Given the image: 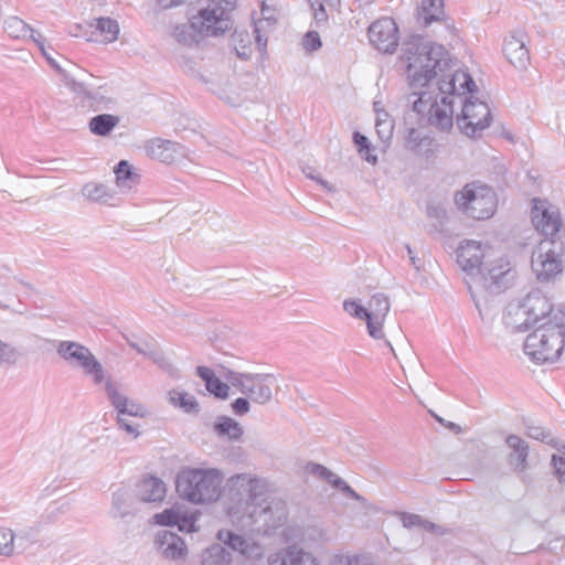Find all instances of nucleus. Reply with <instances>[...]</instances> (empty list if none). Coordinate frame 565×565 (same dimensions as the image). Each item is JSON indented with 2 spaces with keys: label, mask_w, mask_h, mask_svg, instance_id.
<instances>
[{
  "label": "nucleus",
  "mask_w": 565,
  "mask_h": 565,
  "mask_svg": "<svg viewBox=\"0 0 565 565\" xmlns=\"http://www.w3.org/2000/svg\"><path fill=\"white\" fill-rule=\"evenodd\" d=\"M397 515L403 526L408 530L426 531L435 535H444L447 533V530L444 526L436 524L418 514L398 512Z\"/></svg>",
  "instance_id": "nucleus-27"
},
{
  "label": "nucleus",
  "mask_w": 565,
  "mask_h": 565,
  "mask_svg": "<svg viewBox=\"0 0 565 565\" xmlns=\"http://www.w3.org/2000/svg\"><path fill=\"white\" fill-rule=\"evenodd\" d=\"M82 194L90 201L102 203H108L114 198L107 185L94 182L85 184Z\"/></svg>",
  "instance_id": "nucleus-36"
},
{
  "label": "nucleus",
  "mask_w": 565,
  "mask_h": 565,
  "mask_svg": "<svg viewBox=\"0 0 565 565\" xmlns=\"http://www.w3.org/2000/svg\"><path fill=\"white\" fill-rule=\"evenodd\" d=\"M96 22V31L104 36V41L114 42L117 40L119 33V25L116 20L110 18H99L95 20Z\"/></svg>",
  "instance_id": "nucleus-40"
},
{
  "label": "nucleus",
  "mask_w": 565,
  "mask_h": 565,
  "mask_svg": "<svg viewBox=\"0 0 565 565\" xmlns=\"http://www.w3.org/2000/svg\"><path fill=\"white\" fill-rule=\"evenodd\" d=\"M514 278L511 264L505 258L486 263L480 271L467 281L468 289L482 319L489 310V296L507 289Z\"/></svg>",
  "instance_id": "nucleus-2"
},
{
  "label": "nucleus",
  "mask_w": 565,
  "mask_h": 565,
  "mask_svg": "<svg viewBox=\"0 0 565 565\" xmlns=\"http://www.w3.org/2000/svg\"><path fill=\"white\" fill-rule=\"evenodd\" d=\"M66 86L72 89L76 94L81 102L85 105L89 90L82 83L76 82L75 79H67Z\"/></svg>",
  "instance_id": "nucleus-54"
},
{
  "label": "nucleus",
  "mask_w": 565,
  "mask_h": 565,
  "mask_svg": "<svg viewBox=\"0 0 565 565\" xmlns=\"http://www.w3.org/2000/svg\"><path fill=\"white\" fill-rule=\"evenodd\" d=\"M169 403L175 407L182 408L186 413H198L199 404L194 396L186 392L172 390L168 393Z\"/></svg>",
  "instance_id": "nucleus-35"
},
{
  "label": "nucleus",
  "mask_w": 565,
  "mask_h": 565,
  "mask_svg": "<svg viewBox=\"0 0 565 565\" xmlns=\"http://www.w3.org/2000/svg\"><path fill=\"white\" fill-rule=\"evenodd\" d=\"M391 302L387 295L374 294L367 302V333L374 339L384 338L383 326L390 312Z\"/></svg>",
  "instance_id": "nucleus-15"
},
{
  "label": "nucleus",
  "mask_w": 565,
  "mask_h": 565,
  "mask_svg": "<svg viewBox=\"0 0 565 565\" xmlns=\"http://www.w3.org/2000/svg\"><path fill=\"white\" fill-rule=\"evenodd\" d=\"M223 376L233 387L260 405L271 399L273 387L277 383L273 374L239 373L230 369H224Z\"/></svg>",
  "instance_id": "nucleus-7"
},
{
  "label": "nucleus",
  "mask_w": 565,
  "mask_h": 565,
  "mask_svg": "<svg viewBox=\"0 0 565 565\" xmlns=\"http://www.w3.org/2000/svg\"><path fill=\"white\" fill-rule=\"evenodd\" d=\"M86 102L88 106L107 108L113 99L104 96L99 90H89Z\"/></svg>",
  "instance_id": "nucleus-50"
},
{
  "label": "nucleus",
  "mask_w": 565,
  "mask_h": 565,
  "mask_svg": "<svg viewBox=\"0 0 565 565\" xmlns=\"http://www.w3.org/2000/svg\"><path fill=\"white\" fill-rule=\"evenodd\" d=\"M223 480V473L215 468H184L177 476L175 490L193 504L212 503L221 497Z\"/></svg>",
  "instance_id": "nucleus-3"
},
{
  "label": "nucleus",
  "mask_w": 565,
  "mask_h": 565,
  "mask_svg": "<svg viewBox=\"0 0 565 565\" xmlns=\"http://www.w3.org/2000/svg\"><path fill=\"white\" fill-rule=\"evenodd\" d=\"M236 54L242 60H248L250 56V45L247 33L235 32L232 36Z\"/></svg>",
  "instance_id": "nucleus-43"
},
{
  "label": "nucleus",
  "mask_w": 565,
  "mask_h": 565,
  "mask_svg": "<svg viewBox=\"0 0 565 565\" xmlns=\"http://www.w3.org/2000/svg\"><path fill=\"white\" fill-rule=\"evenodd\" d=\"M445 15L443 0H422V8L418 13V22L424 26L433 21H440Z\"/></svg>",
  "instance_id": "nucleus-32"
},
{
  "label": "nucleus",
  "mask_w": 565,
  "mask_h": 565,
  "mask_svg": "<svg viewBox=\"0 0 565 565\" xmlns=\"http://www.w3.org/2000/svg\"><path fill=\"white\" fill-rule=\"evenodd\" d=\"M15 534L11 529L0 526V555L11 556L14 553Z\"/></svg>",
  "instance_id": "nucleus-42"
},
{
  "label": "nucleus",
  "mask_w": 565,
  "mask_h": 565,
  "mask_svg": "<svg viewBox=\"0 0 565 565\" xmlns=\"http://www.w3.org/2000/svg\"><path fill=\"white\" fill-rule=\"evenodd\" d=\"M505 445L509 448L508 463L514 472L522 473L529 468L530 446L526 440L518 435L510 434L505 437Z\"/></svg>",
  "instance_id": "nucleus-21"
},
{
  "label": "nucleus",
  "mask_w": 565,
  "mask_h": 565,
  "mask_svg": "<svg viewBox=\"0 0 565 565\" xmlns=\"http://www.w3.org/2000/svg\"><path fill=\"white\" fill-rule=\"evenodd\" d=\"M262 14H263V20H260L262 23L265 21L267 25H271L273 22L275 21L273 11L269 8H267L265 4L262 6Z\"/></svg>",
  "instance_id": "nucleus-61"
},
{
  "label": "nucleus",
  "mask_w": 565,
  "mask_h": 565,
  "mask_svg": "<svg viewBox=\"0 0 565 565\" xmlns=\"http://www.w3.org/2000/svg\"><path fill=\"white\" fill-rule=\"evenodd\" d=\"M353 140L355 145L359 147L360 152L363 149H369V139L364 135H361L360 132H354Z\"/></svg>",
  "instance_id": "nucleus-60"
},
{
  "label": "nucleus",
  "mask_w": 565,
  "mask_h": 565,
  "mask_svg": "<svg viewBox=\"0 0 565 565\" xmlns=\"http://www.w3.org/2000/svg\"><path fill=\"white\" fill-rule=\"evenodd\" d=\"M551 463L554 468L555 476L561 483H565V458L553 455Z\"/></svg>",
  "instance_id": "nucleus-53"
},
{
  "label": "nucleus",
  "mask_w": 565,
  "mask_h": 565,
  "mask_svg": "<svg viewBox=\"0 0 565 565\" xmlns=\"http://www.w3.org/2000/svg\"><path fill=\"white\" fill-rule=\"evenodd\" d=\"M127 343L131 349L136 350L139 354L150 359L153 363H156L164 371H172L173 365L166 358L163 352H161L156 347L154 343L147 340L134 341L131 339H127Z\"/></svg>",
  "instance_id": "nucleus-26"
},
{
  "label": "nucleus",
  "mask_w": 565,
  "mask_h": 565,
  "mask_svg": "<svg viewBox=\"0 0 565 565\" xmlns=\"http://www.w3.org/2000/svg\"><path fill=\"white\" fill-rule=\"evenodd\" d=\"M401 61L406 65L409 85L425 87L413 93V110L427 116L436 129L449 131L454 126V96L472 93L477 87L470 74L454 67L443 45L419 35L402 44Z\"/></svg>",
  "instance_id": "nucleus-1"
},
{
  "label": "nucleus",
  "mask_w": 565,
  "mask_h": 565,
  "mask_svg": "<svg viewBox=\"0 0 565 565\" xmlns=\"http://www.w3.org/2000/svg\"><path fill=\"white\" fill-rule=\"evenodd\" d=\"M532 223L534 227L545 235L547 239H556L555 236L561 227L558 212L554 207L535 205L532 212Z\"/></svg>",
  "instance_id": "nucleus-20"
},
{
  "label": "nucleus",
  "mask_w": 565,
  "mask_h": 565,
  "mask_svg": "<svg viewBox=\"0 0 565 565\" xmlns=\"http://www.w3.org/2000/svg\"><path fill=\"white\" fill-rule=\"evenodd\" d=\"M369 39L372 45L384 53H392L398 43V29L391 18H382L369 28Z\"/></svg>",
  "instance_id": "nucleus-14"
},
{
  "label": "nucleus",
  "mask_w": 565,
  "mask_h": 565,
  "mask_svg": "<svg viewBox=\"0 0 565 565\" xmlns=\"http://www.w3.org/2000/svg\"><path fill=\"white\" fill-rule=\"evenodd\" d=\"M393 129L394 125L393 122H383V124H375V130L379 136V138L383 142H388L393 136Z\"/></svg>",
  "instance_id": "nucleus-55"
},
{
  "label": "nucleus",
  "mask_w": 565,
  "mask_h": 565,
  "mask_svg": "<svg viewBox=\"0 0 565 565\" xmlns=\"http://www.w3.org/2000/svg\"><path fill=\"white\" fill-rule=\"evenodd\" d=\"M116 184L121 193H128L139 183V175L126 160L119 161L115 168Z\"/></svg>",
  "instance_id": "nucleus-30"
},
{
  "label": "nucleus",
  "mask_w": 565,
  "mask_h": 565,
  "mask_svg": "<svg viewBox=\"0 0 565 565\" xmlns=\"http://www.w3.org/2000/svg\"><path fill=\"white\" fill-rule=\"evenodd\" d=\"M260 30H262V21H258L255 23L254 33L256 34V44H257L259 51H264L267 45V38H264L260 34Z\"/></svg>",
  "instance_id": "nucleus-59"
},
{
  "label": "nucleus",
  "mask_w": 565,
  "mask_h": 565,
  "mask_svg": "<svg viewBox=\"0 0 565 565\" xmlns=\"http://www.w3.org/2000/svg\"><path fill=\"white\" fill-rule=\"evenodd\" d=\"M269 565H318V559L312 553L291 545L271 555Z\"/></svg>",
  "instance_id": "nucleus-23"
},
{
  "label": "nucleus",
  "mask_w": 565,
  "mask_h": 565,
  "mask_svg": "<svg viewBox=\"0 0 565 565\" xmlns=\"http://www.w3.org/2000/svg\"><path fill=\"white\" fill-rule=\"evenodd\" d=\"M525 433L530 438L541 440L543 443H551V434L544 430L540 426H535L533 424H526Z\"/></svg>",
  "instance_id": "nucleus-49"
},
{
  "label": "nucleus",
  "mask_w": 565,
  "mask_h": 565,
  "mask_svg": "<svg viewBox=\"0 0 565 565\" xmlns=\"http://www.w3.org/2000/svg\"><path fill=\"white\" fill-rule=\"evenodd\" d=\"M457 207L473 220L490 218L497 210V196L491 188L477 182L466 184L455 195Z\"/></svg>",
  "instance_id": "nucleus-5"
},
{
  "label": "nucleus",
  "mask_w": 565,
  "mask_h": 565,
  "mask_svg": "<svg viewBox=\"0 0 565 565\" xmlns=\"http://www.w3.org/2000/svg\"><path fill=\"white\" fill-rule=\"evenodd\" d=\"M117 423L119 428L125 430L128 435H131L134 438L139 436L138 425L126 419L125 416H117Z\"/></svg>",
  "instance_id": "nucleus-56"
},
{
  "label": "nucleus",
  "mask_w": 565,
  "mask_h": 565,
  "mask_svg": "<svg viewBox=\"0 0 565 565\" xmlns=\"http://www.w3.org/2000/svg\"><path fill=\"white\" fill-rule=\"evenodd\" d=\"M332 487L340 490L347 497H349L353 500H356V501L363 500V498L340 477H338L337 479H333Z\"/></svg>",
  "instance_id": "nucleus-51"
},
{
  "label": "nucleus",
  "mask_w": 565,
  "mask_h": 565,
  "mask_svg": "<svg viewBox=\"0 0 565 565\" xmlns=\"http://www.w3.org/2000/svg\"><path fill=\"white\" fill-rule=\"evenodd\" d=\"M302 45L306 51L313 52L321 47L320 35L316 31H309L303 36Z\"/></svg>",
  "instance_id": "nucleus-52"
},
{
  "label": "nucleus",
  "mask_w": 565,
  "mask_h": 565,
  "mask_svg": "<svg viewBox=\"0 0 565 565\" xmlns=\"http://www.w3.org/2000/svg\"><path fill=\"white\" fill-rule=\"evenodd\" d=\"M157 554L164 561L174 565H183L189 555L184 540L169 530H160L153 539Z\"/></svg>",
  "instance_id": "nucleus-11"
},
{
  "label": "nucleus",
  "mask_w": 565,
  "mask_h": 565,
  "mask_svg": "<svg viewBox=\"0 0 565 565\" xmlns=\"http://www.w3.org/2000/svg\"><path fill=\"white\" fill-rule=\"evenodd\" d=\"M104 382L106 394L111 405L117 411V416L129 415L140 418L147 416V409L145 408V406L121 394L118 391L116 384L110 379L105 380Z\"/></svg>",
  "instance_id": "nucleus-19"
},
{
  "label": "nucleus",
  "mask_w": 565,
  "mask_h": 565,
  "mask_svg": "<svg viewBox=\"0 0 565 565\" xmlns=\"http://www.w3.org/2000/svg\"><path fill=\"white\" fill-rule=\"evenodd\" d=\"M216 436L227 441H238L243 436V427L228 416H218L213 425Z\"/></svg>",
  "instance_id": "nucleus-29"
},
{
  "label": "nucleus",
  "mask_w": 565,
  "mask_h": 565,
  "mask_svg": "<svg viewBox=\"0 0 565 565\" xmlns=\"http://www.w3.org/2000/svg\"><path fill=\"white\" fill-rule=\"evenodd\" d=\"M502 51L508 62L515 68L525 70L530 64V52L524 32H513L505 38Z\"/></svg>",
  "instance_id": "nucleus-18"
},
{
  "label": "nucleus",
  "mask_w": 565,
  "mask_h": 565,
  "mask_svg": "<svg viewBox=\"0 0 565 565\" xmlns=\"http://www.w3.org/2000/svg\"><path fill=\"white\" fill-rule=\"evenodd\" d=\"M383 122H393L390 115L386 111H379L376 109V119L375 124H383Z\"/></svg>",
  "instance_id": "nucleus-62"
},
{
  "label": "nucleus",
  "mask_w": 565,
  "mask_h": 565,
  "mask_svg": "<svg viewBox=\"0 0 565 565\" xmlns=\"http://www.w3.org/2000/svg\"><path fill=\"white\" fill-rule=\"evenodd\" d=\"M491 113L488 104L472 100L469 97L463 102L461 114L457 116V125L467 136H473L478 130L489 127Z\"/></svg>",
  "instance_id": "nucleus-10"
},
{
  "label": "nucleus",
  "mask_w": 565,
  "mask_h": 565,
  "mask_svg": "<svg viewBox=\"0 0 565 565\" xmlns=\"http://www.w3.org/2000/svg\"><path fill=\"white\" fill-rule=\"evenodd\" d=\"M68 510V503H52L42 515L43 522H54L60 515Z\"/></svg>",
  "instance_id": "nucleus-48"
},
{
  "label": "nucleus",
  "mask_w": 565,
  "mask_h": 565,
  "mask_svg": "<svg viewBox=\"0 0 565 565\" xmlns=\"http://www.w3.org/2000/svg\"><path fill=\"white\" fill-rule=\"evenodd\" d=\"M172 36L182 45L192 46L199 44L204 38L199 29L194 25L191 18L189 23L178 24L173 28Z\"/></svg>",
  "instance_id": "nucleus-31"
},
{
  "label": "nucleus",
  "mask_w": 565,
  "mask_h": 565,
  "mask_svg": "<svg viewBox=\"0 0 565 565\" xmlns=\"http://www.w3.org/2000/svg\"><path fill=\"white\" fill-rule=\"evenodd\" d=\"M120 118L111 114H100L90 118L88 122L89 131L95 136H108L119 124Z\"/></svg>",
  "instance_id": "nucleus-33"
},
{
  "label": "nucleus",
  "mask_w": 565,
  "mask_h": 565,
  "mask_svg": "<svg viewBox=\"0 0 565 565\" xmlns=\"http://www.w3.org/2000/svg\"><path fill=\"white\" fill-rule=\"evenodd\" d=\"M179 514L173 509H167L162 511L161 513H156L153 515L154 523L163 526H170L178 524L179 522Z\"/></svg>",
  "instance_id": "nucleus-47"
},
{
  "label": "nucleus",
  "mask_w": 565,
  "mask_h": 565,
  "mask_svg": "<svg viewBox=\"0 0 565 565\" xmlns=\"http://www.w3.org/2000/svg\"><path fill=\"white\" fill-rule=\"evenodd\" d=\"M145 151L151 159L158 160L166 164L181 162L186 158V149L178 142L154 138L146 142Z\"/></svg>",
  "instance_id": "nucleus-16"
},
{
  "label": "nucleus",
  "mask_w": 565,
  "mask_h": 565,
  "mask_svg": "<svg viewBox=\"0 0 565 565\" xmlns=\"http://www.w3.org/2000/svg\"><path fill=\"white\" fill-rule=\"evenodd\" d=\"M218 539L222 542H224V544L230 546L233 551H237L243 555L249 554L248 550L250 547V544L242 535L235 534L231 531H220Z\"/></svg>",
  "instance_id": "nucleus-38"
},
{
  "label": "nucleus",
  "mask_w": 565,
  "mask_h": 565,
  "mask_svg": "<svg viewBox=\"0 0 565 565\" xmlns=\"http://www.w3.org/2000/svg\"><path fill=\"white\" fill-rule=\"evenodd\" d=\"M26 38H30L39 46L43 55H46L44 38L40 32L31 28Z\"/></svg>",
  "instance_id": "nucleus-58"
},
{
  "label": "nucleus",
  "mask_w": 565,
  "mask_h": 565,
  "mask_svg": "<svg viewBox=\"0 0 565 565\" xmlns=\"http://www.w3.org/2000/svg\"><path fill=\"white\" fill-rule=\"evenodd\" d=\"M230 561V554L220 544L206 548L202 556L203 565H221Z\"/></svg>",
  "instance_id": "nucleus-39"
},
{
  "label": "nucleus",
  "mask_w": 565,
  "mask_h": 565,
  "mask_svg": "<svg viewBox=\"0 0 565 565\" xmlns=\"http://www.w3.org/2000/svg\"><path fill=\"white\" fill-rule=\"evenodd\" d=\"M18 356V350L10 343L3 342L0 339V365H13L17 363Z\"/></svg>",
  "instance_id": "nucleus-46"
},
{
  "label": "nucleus",
  "mask_w": 565,
  "mask_h": 565,
  "mask_svg": "<svg viewBox=\"0 0 565 565\" xmlns=\"http://www.w3.org/2000/svg\"><path fill=\"white\" fill-rule=\"evenodd\" d=\"M343 310L351 317L356 319H363L367 322L366 307L359 303L353 299H345L343 301Z\"/></svg>",
  "instance_id": "nucleus-45"
},
{
  "label": "nucleus",
  "mask_w": 565,
  "mask_h": 565,
  "mask_svg": "<svg viewBox=\"0 0 565 565\" xmlns=\"http://www.w3.org/2000/svg\"><path fill=\"white\" fill-rule=\"evenodd\" d=\"M309 531H312V534H309L308 533V537L309 539H315V540H323L324 536H326V533L323 530L321 529H318V527H312V529H308V532Z\"/></svg>",
  "instance_id": "nucleus-64"
},
{
  "label": "nucleus",
  "mask_w": 565,
  "mask_h": 565,
  "mask_svg": "<svg viewBox=\"0 0 565 565\" xmlns=\"http://www.w3.org/2000/svg\"><path fill=\"white\" fill-rule=\"evenodd\" d=\"M305 469L308 473L326 480L331 486L333 484V479L338 478L335 473H333L331 470L319 463L308 462Z\"/></svg>",
  "instance_id": "nucleus-44"
},
{
  "label": "nucleus",
  "mask_w": 565,
  "mask_h": 565,
  "mask_svg": "<svg viewBox=\"0 0 565 565\" xmlns=\"http://www.w3.org/2000/svg\"><path fill=\"white\" fill-rule=\"evenodd\" d=\"M55 350L70 367L81 370L92 379L94 384H102L106 380L104 366L84 344L75 341H57Z\"/></svg>",
  "instance_id": "nucleus-6"
},
{
  "label": "nucleus",
  "mask_w": 565,
  "mask_h": 565,
  "mask_svg": "<svg viewBox=\"0 0 565 565\" xmlns=\"http://www.w3.org/2000/svg\"><path fill=\"white\" fill-rule=\"evenodd\" d=\"M236 0H207L205 7L193 15L194 25L203 36H218L231 29L230 12Z\"/></svg>",
  "instance_id": "nucleus-8"
},
{
  "label": "nucleus",
  "mask_w": 565,
  "mask_h": 565,
  "mask_svg": "<svg viewBox=\"0 0 565 565\" xmlns=\"http://www.w3.org/2000/svg\"><path fill=\"white\" fill-rule=\"evenodd\" d=\"M491 248L481 242L467 239L460 244L457 249V263L461 269L467 274V281H471V276L476 271H480L486 263L483 259L490 256Z\"/></svg>",
  "instance_id": "nucleus-13"
},
{
  "label": "nucleus",
  "mask_w": 565,
  "mask_h": 565,
  "mask_svg": "<svg viewBox=\"0 0 565 565\" xmlns=\"http://www.w3.org/2000/svg\"><path fill=\"white\" fill-rule=\"evenodd\" d=\"M565 347V315L553 316L548 324L533 327L526 337L524 352L536 363L556 361Z\"/></svg>",
  "instance_id": "nucleus-4"
},
{
  "label": "nucleus",
  "mask_w": 565,
  "mask_h": 565,
  "mask_svg": "<svg viewBox=\"0 0 565 565\" xmlns=\"http://www.w3.org/2000/svg\"><path fill=\"white\" fill-rule=\"evenodd\" d=\"M563 263L564 245L559 239H542L532 254V270L540 281H548L559 275Z\"/></svg>",
  "instance_id": "nucleus-9"
},
{
  "label": "nucleus",
  "mask_w": 565,
  "mask_h": 565,
  "mask_svg": "<svg viewBox=\"0 0 565 565\" xmlns=\"http://www.w3.org/2000/svg\"><path fill=\"white\" fill-rule=\"evenodd\" d=\"M167 494L166 483L158 477L145 476L135 487V495L141 502L157 503L163 501Z\"/></svg>",
  "instance_id": "nucleus-22"
},
{
  "label": "nucleus",
  "mask_w": 565,
  "mask_h": 565,
  "mask_svg": "<svg viewBox=\"0 0 565 565\" xmlns=\"http://www.w3.org/2000/svg\"><path fill=\"white\" fill-rule=\"evenodd\" d=\"M311 7H313V3L311 2ZM315 19L317 21H324L327 19L326 10L323 6L320 3L318 9H315Z\"/></svg>",
  "instance_id": "nucleus-63"
},
{
  "label": "nucleus",
  "mask_w": 565,
  "mask_h": 565,
  "mask_svg": "<svg viewBox=\"0 0 565 565\" xmlns=\"http://www.w3.org/2000/svg\"><path fill=\"white\" fill-rule=\"evenodd\" d=\"M328 565H381L370 555L365 554H339L332 557Z\"/></svg>",
  "instance_id": "nucleus-37"
},
{
  "label": "nucleus",
  "mask_w": 565,
  "mask_h": 565,
  "mask_svg": "<svg viewBox=\"0 0 565 565\" xmlns=\"http://www.w3.org/2000/svg\"><path fill=\"white\" fill-rule=\"evenodd\" d=\"M503 323L505 328L512 332H522L530 328L533 329V324L521 300L508 305L503 316Z\"/></svg>",
  "instance_id": "nucleus-24"
},
{
  "label": "nucleus",
  "mask_w": 565,
  "mask_h": 565,
  "mask_svg": "<svg viewBox=\"0 0 565 565\" xmlns=\"http://www.w3.org/2000/svg\"><path fill=\"white\" fill-rule=\"evenodd\" d=\"M433 139L427 136H423L420 131L415 128H411L405 138V147L409 151L418 156H428Z\"/></svg>",
  "instance_id": "nucleus-34"
},
{
  "label": "nucleus",
  "mask_w": 565,
  "mask_h": 565,
  "mask_svg": "<svg viewBox=\"0 0 565 565\" xmlns=\"http://www.w3.org/2000/svg\"><path fill=\"white\" fill-rule=\"evenodd\" d=\"M249 402L245 397H238L232 403V408L237 415H245L249 412Z\"/></svg>",
  "instance_id": "nucleus-57"
},
{
  "label": "nucleus",
  "mask_w": 565,
  "mask_h": 565,
  "mask_svg": "<svg viewBox=\"0 0 565 565\" xmlns=\"http://www.w3.org/2000/svg\"><path fill=\"white\" fill-rule=\"evenodd\" d=\"M4 30L14 39H25L31 26L18 17H10L4 21Z\"/></svg>",
  "instance_id": "nucleus-41"
},
{
  "label": "nucleus",
  "mask_w": 565,
  "mask_h": 565,
  "mask_svg": "<svg viewBox=\"0 0 565 565\" xmlns=\"http://www.w3.org/2000/svg\"><path fill=\"white\" fill-rule=\"evenodd\" d=\"M109 516L114 520H125L135 516L132 501L127 489L118 488L111 493Z\"/></svg>",
  "instance_id": "nucleus-25"
},
{
  "label": "nucleus",
  "mask_w": 565,
  "mask_h": 565,
  "mask_svg": "<svg viewBox=\"0 0 565 565\" xmlns=\"http://www.w3.org/2000/svg\"><path fill=\"white\" fill-rule=\"evenodd\" d=\"M196 374L204 381L206 390L215 397L221 399H226L228 397L231 384L228 382H222L217 376H215L212 369L207 366H198Z\"/></svg>",
  "instance_id": "nucleus-28"
},
{
  "label": "nucleus",
  "mask_w": 565,
  "mask_h": 565,
  "mask_svg": "<svg viewBox=\"0 0 565 565\" xmlns=\"http://www.w3.org/2000/svg\"><path fill=\"white\" fill-rule=\"evenodd\" d=\"M521 301L533 327L548 324L553 316L565 315L564 309L555 308L550 298L539 289L530 291Z\"/></svg>",
  "instance_id": "nucleus-12"
},
{
  "label": "nucleus",
  "mask_w": 565,
  "mask_h": 565,
  "mask_svg": "<svg viewBox=\"0 0 565 565\" xmlns=\"http://www.w3.org/2000/svg\"><path fill=\"white\" fill-rule=\"evenodd\" d=\"M230 491L252 503L257 502L266 492V481L249 473H239L228 479Z\"/></svg>",
  "instance_id": "nucleus-17"
}]
</instances>
